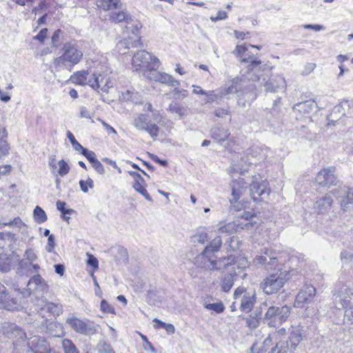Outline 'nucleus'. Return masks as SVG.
Returning <instances> with one entry per match:
<instances>
[{"label":"nucleus","instance_id":"obj_1","mask_svg":"<svg viewBox=\"0 0 353 353\" xmlns=\"http://www.w3.org/2000/svg\"><path fill=\"white\" fill-rule=\"evenodd\" d=\"M1 332L8 339L13 340V353H48L50 346L48 342L39 336L26 339V334L14 323H4Z\"/></svg>","mask_w":353,"mask_h":353},{"label":"nucleus","instance_id":"obj_2","mask_svg":"<svg viewBox=\"0 0 353 353\" xmlns=\"http://www.w3.org/2000/svg\"><path fill=\"white\" fill-rule=\"evenodd\" d=\"M303 339L301 328L297 326H291L289 329V336L286 338V330L281 328L270 334L264 341L263 344L268 346L270 343L275 344L271 353H286L288 350L294 352Z\"/></svg>","mask_w":353,"mask_h":353},{"label":"nucleus","instance_id":"obj_3","mask_svg":"<svg viewBox=\"0 0 353 353\" xmlns=\"http://www.w3.org/2000/svg\"><path fill=\"white\" fill-rule=\"evenodd\" d=\"M62 51L63 54L54 60V63L56 67L72 68L79 63L83 58V51L75 41L66 42L63 46Z\"/></svg>","mask_w":353,"mask_h":353},{"label":"nucleus","instance_id":"obj_4","mask_svg":"<svg viewBox=\"0 0 353 353\" xmlns=\"http://www.w3.org/2000/svg\"><path fill=\"white\" fill-rule=\"evenodd\" d=\"M24 294L29 295L30 292L26 290L21 292L19 289L8 292L6 287L0 283V308L8 311L20 310L22 307L21 299Z\"/></svg>","mask_w":353,"mask_h":353},{"label":"nucleus","instance_id":"obj_5","mask_svg":"<svg viewBox=\"0 0 353 353\" xmlns=\"http://www.w3.org/2000/svg\"><path fill=\"white\" fill-rule=\"evenodd\" d=\"M222 245L220 236L215 237L204 250L195 259V263L203 268L209 270L219 269L217 261L213 259L212 253L218 252Z\"/></svg>","mask_w":353,"mask_h":353},{"label":"nucleus","instance_id":"obj_6","mask_svg":"<svg viewBox=\"0 0 353 353\" xmlns=\"http://www.w3.org/2000/svg\"><path fill=\"white\" fill-rule=\"evenodd\" d=\"M254 214L250 212H244L242 216L237 218L232 222L226 223L221 221L217 225V230L219 233L232 234L239 232L243 229H248L252 225L250 219L254 216Z\"/></svg>","mask_w":353,"mask_h":353},{"label":"nucleus","instance_id":"obj_7","mask_svg":"<svg viewBox=\"0 0 353 353\" xmlns=\"http://www.w3.org/2000/svg\"><path fill=\"white\" fill-rule=\"evenodd\" d=\"M288 279L287 272L279 270L265 278L261 283V288L266 294H273L283 287Z\"/></svg>","mask_w":353,"mask_h":353},{"label":"nucleus","instance_id":"obj_8","mask_svg":"<svg viewBox=\"0 0 353 353\" xmlns=\"http://www.w3.org/2000/svg\"><path fill=\"white\" fill-rule=\"evenodd\" d=\"M141 28V25L139 22L132 27L127 28L128 36L119 41L117 44V48L120 53L125 54V50L131 48L142 47L139 31Z\"/></svg>","mask_w":353,"mask_h":353},{"label":"nucleus","instance_id":"obj_9","mask_svg":"<svg viewBox=\"0 0 353 353\" xmlns=\"http://www.w3.org/2000/svg\"><path fill=\"white\" fill-rule=\"evenodd\" d=\"M234 299L240 302L239 309L243 312H250L256 301V293L254 289L244 287L237 288L233 294Z\"/></svg>","mask_w":353,"mask_h":353},{"label":"nucleus","instance_id":"obj_10","mask_svg":"<svg viewBox=\"0 0 353 353\" xmlns=\"http://www.w3.org/2000/svg\"><path fill=\"white\" fill-rule=\"evenodd\" d=\"M248 265V261L244 259H240L238 262L231 263L228 262L224 265L225 268H228V273L221 279V290L225 292H229L234 283L236 276L240 272V270L245 268Z\"/></svg>","mask_w":353,"mask_h":353},{"label":"nucleus","instance_id":"obj_11","mask_svg":"<svg viewBox=\"0 0 353 353\" xmlns=\"http://www.w3.org/2000/svg\"><path fill=\"white\" fill-rule=\"evenodd\" d=\"M335 307L338 309L347 308L345 316L353 323V292L350 289H341L334 295Z\"/></svg>","mask_w":353,"mask_h":353},{"label":"nucleus","instance_id":"obj_12","mask_svg":"<svg viewBox=\"0 0 353 353\" xmlns=\"http://www.w3.org/2000/svg\"><path fill=\"white\" fill-rule=\"evenodd\" d=\"M290 314V308L287 305L270 306L265 312L263 320L270 327H276L285 322Z\"/></svg>","mask_w":353,"mask_h":353},{"label":"nucleus","instance_id":"obj_13","mask_svg":"<svg viewBox=\"0 0 353 353\" xmlns=\"http://www.w3.org/2000/svg\"><path fill=\"white\" fill-rule=\"evenodd\" d=\"M252 181V177H248L247 179L239 177L236 179H234L231 183L232 187V198L230 199V202L231 204H236L237 203H241L243 201L244 199H241L249 193V190H248V185L250 186V181Z\"/></svg>","mask_w":353,"mask_h":353},{"label":"nucleus","instance_id":"obj_14","mask_svg":"<svg viewBox=\"0 0 353 353\" xmlns=\"http://www.w3.org/2000/svg\"><path fill=\"white\" fill-rule=\"evenodd\" d=\"M66 323L75 332L83 335H93L97 333V328L90 321H84L75 316H70L66 319Z\"/></svg>","mask_w":353,"mask_h":353},{"label":"nucleus","instance_id":"obj_15","mask_svg":"<svg viewBox=\"0 0 353 353\" xmlns=\"http://www.w3.org/2000/svg\"><path fill=\"white\" fill-rule=\"evenodd\" d=\"M134 126L139 130L149 133L152 137H156L159 134V128L156 123H152L150 116L146 114H139L133 120Z\"/></svg>","mask_w":353,"mask_h":353},{"label":"nucleus","instance_id":"obj_16","mask_svg":"<svg viewBox=\"0 0 353 353\" xmlns=\"http://www.w3.org/2000/svg\"><path fill=\"white\" fill-rule=\"evenodd\" d=\"M94 77V90L103 92H108L113 87L114 81L111 76V72L108 70H96Z\"/></svg>","mask_w":353,"mask_h":353},{"label":"nucleus","instance_id":"obj_17","mask_svg":"<svg viewBox=\"0 0 353 353\" xmlns=\"http://www.w3.org/2000/svg\"><path fill=\"white\" fill-rule=\"evenodd\" d=\"M158 61L150 53L145 50H139L132 57V65L134 70L144 72L151 65L152 61Z\"/></svg>","mask_w":353,"mask_h":353},{"label":"nucleus","instance_id":"obj_18","mask_svg":"<svg viewBox=\"0 0 353 353\" xmlns=\"http://www.w3.org/2000/svg\"><path fill=\"white\" fill-rule=\"evenodd\" d=\"M270 189L268 188V182L265 180H262L259 176H252L250 181V188L249 190V194L254 201H256L258 198L265 194L267 196L270 194Z\"/></svg>","mask_w":353,"mask_h":353},{"label":"nucleus","instance_id":"obj_19","mask_svg":"<svg viewBox=\"0 0 353 353\" xmlns=\"http://www.w3.org/2000/svg\"><path fill=\"white\" fill-rule=\"evenodd\" d=\"M334 167L324 168L321 170L315 178V182L322 187H330L337 184V179L334 174Z\"/></svg>","mask_w":353,"mask_h":353},{"label":"nucleus","instance_id":"obj_20","mask_svg":"<svg viewBox=\"0 0 353 353\" xmlns=\"http://www.w3.org/2000/svg\"><path fill=\"white\" fill-rule=\"evenodd\" d=\"M234 53L241 58V62L248 63L249 70H254L259 66L261 61L254 54H250L248 47L243 45L236 46Z\"/></svg>","mask_w":353,"mask_h":353},{"label":"nucleus","instance_id":"obj_21","mask_svg":"<svg viewBox=\"0 0 353 353\" xmlns=\"http://www.w3.org/2000/svg\"><path fill=\"white\" fill-rule=\"evenodd\" d=\"M315 294V288L312 285L305 284L296 295L294 306L297 307H304L305 304L312 301Z\"/></svg>","mask_w":353,"mask_h":353},{"label":"nucleus","instance_id":"obj_22","mask_svg":"<svg viewBox=\"0 0 353 353\" xmlns=\"http://www.w3.org/2000/svg\"><path fill=\"white\" fill-rule=\"evenodd\" d=\"M331 193L336 198H339L341 193L346 194L345 196L340 201L341 208L343 211H347L350 207L353 206V188L346 190L345 186L339 187L332 190Z\"/></svg>","mask_w":353,"mask_h":353},{"label":"nucleus","instance_id":"obj_23","mask_svg":"<svg viewBox=\"0 0 353 353\" xmlns=\"http://www.w3.org/2000/svg\"><path fill=\"white\" fill-rule=\"evenodd\" d=\"M278 259L276 253L265 248L263 250L261 254L256 256L253 260V263L256 266L265 265L268 269V265H275Z\"/></svg>","mask_w":353,"mask_h":353},{"label":"nucleus","instance_id":"obj_24","mask_svg":"<svg viewBox=\"0 0 353 353\" xmlns=\"http://www.w3.org/2000/svg\"><path fill=\"white\" fill-rule=\"evenodd\" d=\"M268 157V148L263 146L254 145L250 148L248 155L249 163L258 164L264 161Z\"/></svg>","mask_w":353,"mask_h":353},{"label":"nucleus","instance_id":"obj_25","mask_svg":"<svg viewBox=\"0 0 353 353\" xmlns=\"http://www.w3.org/2000/svg\"><path fill=\"white\" fill-rule=\"evenodd\" d=\"M333 204V199L330 194H326L324 196L317 199L313 205V210L317 214L327 213Z\"/></svg>","mask_w":353,"mask_h":353},{"label":"nucleus","instance_id":"obj_26","mask_svg":"<svg viewBox=\"0 0 353 353\" xmlns=\"http://www.w3.org/2000/svg\"><path fill=\"white\" fill-rule=\"evenodd\" d=\"M286 85L285 79L283 77L277 75L272 77L264 83L265 90L275 92L279 88H283Z\"/></svg>","mask_w":353,"mask_h":353},{"label":"nucleus","instance_id":"obj_27","mask_svg":"<svg viewBox=\"0 0 353 353\" xmlns=\"http://www.w3.org/2000/svg\"><path fill=\"white\" fill-rule=\"evenodd\" d=\"M129 174L134 176V183L133 184V188L134 190L142 194L145 198V199L151 201V196L148 194L146 189L143 186V183L144 182L143 177L140 175V174L135 172H129Z\"/></svg>","mask_w":353,"mask_h":353},{"label":"nucleus","instance_id":"obj_28","mask_svg":"<svg viewBox=\"0 0 353 353\" xmlns=\"http://www.w3.org/2000/svg\"><path fill=\"white\" fill-rule=\"evenodd\" d=\"M0 225L1 228L9 226L22 234H26L28 232V225L19 216L14 218L12 221L1 222Z\"/></svg>","mask_w":353,"mask_h":353},{"label":"nucleus","instance_id":"obj_29","mask_svg":"<svg viewBox=\"0 0 353 353\" xmlns=\"http://www.w3.org/2000/svg\"><path fill=\"white\" fill-rule=\"evenodd\" d=\"M28 286L30 290L44 291L47 288L45 280L39 275H35L28 281Z\"/></svg>","mask_w":353,"mask_h":353},{"label":"nucleus","instance_id":"obj_30","mask_svg":"<svg viewBox=\"0 0 353 353\" xmlns=\"http://www.w3.org/2000/svg\"><path fill=\"white\" fill-rule=\"evenodd\" d=\"M316 105L314 101L310 100L296 103L293 106V110H297L303 114H307L311 113L316 108Z\"/></svg>","mask_w":353,"mask_h":353},{"label":"nucleus","instance_id":"obj_31","mask_svg":"<svg viewBox=\"0 0 353 353\" xmlns=\"http://www.w3.org/2000/svg\"><path fill=\"white\" fill-rule=\"evenodd\" d=\"M46 328L49 334L54 337H61L64 336V331L62 325L57 322H50L46 320Z\"/></svg>","mask_w":353,"mask_h":353},{"label":"nucleus","instance_id":"obj_32","mask_svg":"<svg viewBox=\"0 0 353 353\" xmlns=\"http://www.w3.org/2000/svg\"><path fill=\"white\" fill-rule=\"evenodd\" d=\"M212 137L219 143L227 140L230 136L228 130L219 127H214L211 130Z\"/></svg>","mask_w":353,"mask_h":353},{"label":"nucleus","instance_id":"obj_33","mask_svg":"<svg viewBox=\"0 0 353 353\" xmlns=\"http://www.w3.org/2000/svg\"><path fill=\"white\" fill-rule=\"evenodd\" d=\"M41 311H46L52 314L54 316H58L62 313L63 307L59 303L46 302L44 305L41 307Z\"/></svg>","mask_w":353,"mask_h":353},{"label":"nucleus","instance_id":"obj_34","mask_svg":"<svg viewBox=\"0 0 353 353\" xmlns=\"http://www.w3.org/2000/svg\"><path fill=\"white\" fill-rule=\"evenodd\" d=\"M240 88V80L238 78H234L229 82V85H226V87L221 91V97L236 93Z\"/></svg>","mask_w":353,"mask_h":353},{"label":"nucleus","instance_id":"obj_35","mask_svg":"<svg viewBox=\"0 0 353 353\" xmlns=\"http://www.w3.org/2000/svg\"><path fill=\"white\" fill-rule=\"evenodd\" d=\"M120 99L125 101H132L134 103H141V99L139 92L127 90L122 92Z\"/></svg>","mask_w":353,"mask_h":353},{"label":"nucleus","instance_id":"obj_36","mask_svg":"<svg viewBox=\"0 0 353 353\" xmlns=\"http://www.w3.org/2000/svg\"><path fill=\"white\" fill-rule=\"evenodd\" d=\"M250 165L248 159H246L245 157H243L239 161L233 163L232 168L234 172L243 174L248 170V166Z\"/></svg>","mask_w":353,"mask_h":353},{"label":"nucleus","instance_id":"obj_37","mask_svg":"<svg viewBox=\"0 0 353 353\" xmlns=\"http://www.w3.org/2000/svg\"><path fill=\"white\" fill-rule=\"evenodd\" d=\"M120 0H97V5L103 10L117 9L119 8Z\"/></svg>","mask_w":353,"mask_h":353},{"label":"nucleus","instance_id":"obj_38","mask_svg":"<svg viewBox=\"0 0 353 353\" xmlns=\"http://www.w3.org/2000/svg\"><path fill=\"white\" fill-rule=\"evenodd\" d=\"M168 111L172 114H177L180 118L187 113V108L177 102L172 101L168 107Z\"/></svg>","mask_w":353,"mask_h":353},{"label":"nucleus","instance_id":"obj_39","mask_svg":"<svg viewBox=\"0 0 353 353\" xmlns=\"http://www.w3.org/2000/svg\"><path fill=\"white\" fill-rule=\"evenodd\" d=\"M88 72V70H81L77 72L71 76L70 80L75 84L83 85V84H85V80H86Z\"/></svg>","mask_w":353,"mask_h":353},{"label":"nucleus","instance_id":"obj_40","mask_svg":"<svg viewBox=\"0 0 353 353\" xmlns=\"http://www.w3.org/2000/svg\"><path fill=\"white\" fill-rule=\"evenodd\" d=\"M130 19V16L124 10L112 12L110 15V19L116 23L128 22Z\"/></svg>","mask_w":353,"mask_h":353},{"label":"nucleus","instance_id":"obj_41","mask_svg":"<svg viewBox=\"0 0 353 353\" xmlns=\"http://www.w3.org/2000/svg\"><path fill=\"white\" fill-rule=\"evenodd\" d=\"M33 216L36 223L41 224L44 223L48 217L45 211L39 206H36L33 211Z\"/></svg>","mask_w":353,"mask_h":353},{"label":"nucleus","instance_id":"obj_42","mask_svg":"<svg viewBox=\"0 0 353 353\" xmlns=\"http://www.w3.org/2000/svg\"><path fill=\"white\" fill-rule=\"evenodd\" d=\"M159 82L172 87L179 85V81L174 79L171 75L165 72H161Z\"/></svg>","mask_w":353,"mask_h":353},{"label":"nucleus","instance_id":"obj_43","mask_svg":"<svg viewBox=\"0 0 353 353\" xmlns=\"http://www.w3.org/2000/svg\"><path fill=\"white\" fill-rule=\"evenodd\" d=\"M144 111L150 112L152 113L151 118L154 121L160 123L163 121V117L159 110H154L150 103H148L144 106Z\"/></svg>","mask_w":353,"mask_h":353},{"label":"nucleus","instance_id":"obj_44","mask_svg":"<svg viewBox=\"0 0 353 353\" xmlns=\"http://www.w3.org/2000/svg\"><path fill=\"white\" fill-rule=\"evenodd\" d=\"M11 268V259L5 254H0V271L7 272Z\"/></svg>","mask_w":353,"mask_h":353},{"label":"nucleus","instance_id":"obj_45","mask_svg":"<svg viewBox=\"0 0 353 353\" xmlns=\"http://www.w3.org/2000/svg\"><path fill=\"white\" fill-rule=\"evenodd\" d=\"M161 72L152 68L150 66L143 72V75L150 80L159 82Z\"/></svg>","mask_w":353,"mask_h":353},{"label":"nucleus","instance_id":"obj_46","mask_svg":"<svg viewBox=\"0 0 353 353\" xmlns=\"http://www.w3.org/2000/svg\"><path fill=\"white\" fill-rule=\"evenodd\" d=\"M203 306L205 309L213 310L218 314L223 312L225 310V307L221 301L214 303H205Z\"/></svg>","mask_w":353,"mask_h":353},{"label":"nucleus","instance_id":"obj_47","mask_svg":"<svg viewBox=\"0 0 353 353\" xmlns=\"http://www.w3.org/2000/svg\"><path fill=\"white\" fill-rule=\"evenodd\" d=\"M62 347L65 353H79L77 347L70 340L64 339L62 341Z\"/></svg>","mask_w":353,"mask_h":353},{"label":"nucleus","instance_id":"obj_48","mask_svg":"<svg viewBox=\"0 0 353 353\" xmlns=\"http://www.w3.org/2000/svg\"><path fill=\"white\" fill-rule=\"evenodd\" d=\"M99 353H114L111 345L105 341H100L97 345Z\"/></svg>","mask_w":353,"mask_h":353},{"label":"nucleus","instance_id":"obj_49","mask_svg":"<svg viewBox=\"0 0 353 353\" xmlns=\"http://www.w3.org/2000/svg\"><path fill=\"white\" fill-rule=\"evenodd\" d=\"M208 235L206 232H200L193 235L191 241L193 243H204L208 241Z\"/></svg>","mask_w":353,"mask_h":353},{"label":"nucleus","instance_id":"obj_50","mask_svg":"<svg viewBox=\"0 0 353 353\" xmlns=\"http://www.w3.org/2000/svg\"><path fill=\"white\" fill-rule=\"evenodd\" d=\"M58 165L59 167L58 170V174L61 176H63L66 175L70 171V167L68 164L64 160H60L58 162Z\"/></svg>","mask_w":353,"mask_h":353},{"label":"nucleus","instance_id":"obj_51","mask_svg":"<svg viewBox=\"0 0 353 353\" xmlns=\"http://www.w3.org/2000/svg\"><path fill=\"white\" fill-rule=\"evenodd\" d=\"M79 185L81 188V190L86 193L88 192V188H94V181L92 179L88 178L87 180H81L79 181Z\"/></svg>","mask_w":353,"mask_h":353},{"label":"nucleus","instance_id":"obj_52","mask_svg":"<svg viewBox=\"0 0 353 353\" xmlns=\"http://www.w3.org/2000/svg\"><path fill=\"white\" fill-rule=\"evenodd\" d=\"M95 70L94 71H88V75L86 76V80H85V84L83 85H88L94 90V77H95Z\"/></svg>","mask_w":353,"mask_h":353},{"label":"nucleus","instance_id":"obj_53","mask_svg":"<svg viewBox=\"0 0 353 353\" xmlns=\"http://www.w3.org/2000/svg\"><path fill=\"white\" fill-rule=\"evenodd\" d=\"M9 151V145L6 140V138H3L0 141V158L8 154Z\"/></svg>","mask_w":353,"mask_h":353},{"label":"nucleus","instance_id":"obj_54","mask_svg":"<svg viewBox=\"0 0 353 353\" xmlns=\"http://www.w3.org/2000/svg\"><path fill=\"white\" fill-rule=\"evenodd\" d=\"M101 310L103 312L114 314V307L105 300L101 302Z\"/></svg>","mask_w":353,"mask_h":353},{"label":"nucleus","instance_id":"obj_55","mask_svg":"<svg viewBox=\"0 0 353 353\" xmlns=\"http://www.w3.org/2000/svg\"><path fill=\"white\" fill-rule=\"evenodd\" d=\"M91 164L97 173L100 174H103L105 173L103 165L97 159L92 162Z\"/></svg>","mask_w":353,"mask_h":353},{"label":"nucleus","instance_id":"obj_56","mask_svg":"<svg viewBox=\"0 0 353 353\" xmlns=\"http://www.w3.org/2000/svg\"><path fill=\"white\" fill-rule=\"evenodd\" d=\"M62 32L60 30H56L52 37V43L54 46H58L60 44V38L62 37Z\"/></svg>","mask_w":353,"mask_h":353},{"label":"nucleus","instance_id":"obj_57","mask_svg":"<svg viewBox=\"0 0 353 353\" xmlns=\"http://www.w3.org/2000/svg\"><path fill=\"white\" fill-rule=\"evenodd\" d=\"M65 203L63 202V201H58L57 202V209L61 211L62 212V214H72L73 212V210L72 209H68L66 210L65 208Z\"/></svg>","mask_w":353,"mask_h":353},{"label":"nucleus","instance_id":"obj_58","mask_svg":"<svg viewBox=\"0 0 353 353\" xmlns=\"http://www.w3.org/2000/svg\"><path fill=\"white\" fill-rule=\"evenodd\" d=\"M227 18H228L227 12L225 11L219 10L217 12V14L216 17H210V20L212 21L216 22L218 21L226 19Z\"/></svg>","mask_w":353,"mask_h":353},{"label":"nucleus","instance_id":"obj_59","mask_svg":"<svg viewBox=\"0 0 353 353\" xmlns=\"http://www.w3.org/2000/svg\"><path fill=\"white\" fill-rule=\"evenodd\" d=\"M247 324L250 328L254 329L259 326V320L254 316H250L247 319Z\"/></svg>","mask_w":353,"mask_h":353},{"label":"nucleus","instance_id":"obj_60","mask_svg":"<svg viewBox=\"0 0 353 353\" xmlns=\"http://www.w3.org/2000/svg\"><path fill=\"white\" fill-rule=\"evenodd\" d=\"M82 154L86 157L90 163L97 159L96 154L93 151L85 149V150H83Z\"/></svg>","mask_w":353,"mask_h":353},{"label":"nucleus","instance_id":"obj_61","mask_svg":"<svg viewBox=\"0 0 353 353\" xmlns=\"http://www.w3.org/2000/svg\"><path fill=\"white\" fill-rule=\"evenodd\" d=\"M88 256V259L87 263L88 265L92 266L94 268L97 269L99 267V262L96 257H94L92 254H87Z\"/></svg>","mask_w":353,"mask_h":353},{"label":"nucleus","instance_id":"obj_62","mask_svg":"<svg viewBox=\"0 0 353 353\" xmlns=\"http://www.w3.org/2000/svg\"><path fill=\"white\" fill-rule=\"evenodd\" d=\"M93 114L89 111L85 107L81 106L80 108V117L90 119L92 118Z\"/></svg>","mask_w":353,"mask_h":353},{"label":"nucleus","instance_id":"obj_63","mask_svg":"<svg viewBox=\"0 0 353 353\" xmlns=\"http://www.w3.org/2000/svg\"><path fill=\"white\" fill-rule=\"evenodd\" d=\"M54 246H55L54 238L53 235L50 234L48 237V243L46 247V249L48 252H52Z\"/></svg>","mask_w":353,"mask_h":353},{"label":"nucleus","instance_id":"obj_64","mask_svg":"<svg viewBox=\"0 0 353 353\" xmlns=\"http://www.w3.org/2000/svg\"><path fill=\"white\" fill-rule=\"evenodd\" d=\"M24 256L30 263H32L37 259V256L34 254V251L32 250H30V249L26 250V252H25Z\"/></svg>","mask_w":353,"mask_h":353}]
</instances>
